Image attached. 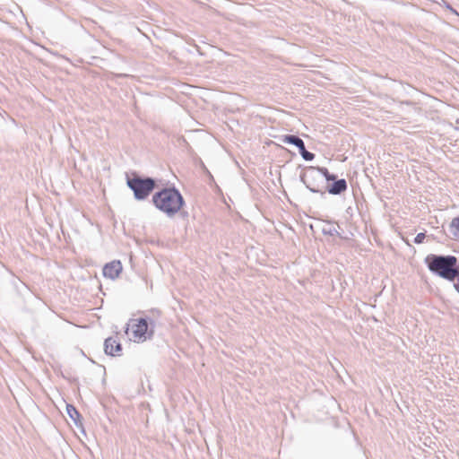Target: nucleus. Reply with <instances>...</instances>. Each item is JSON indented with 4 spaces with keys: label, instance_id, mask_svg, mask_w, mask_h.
<instances>
[{
    "label": "nucleus",
    "instance_id": "1",
    "mask_svg": "<svg viewBox=\"0 0 459 459\" xmlns=\"http://www.w3.org/2000/svg\"><path fill=\"white\" fill-rule=\"evenodd\" d=\"M426 264L430 272L447 281H455L458 275L457 258L454 255H430L427 256Z\"/></svg>",
    "mask_w": 459,
    "mask_h": 459
},
{
    "label": "nucleus",
    "instance_id": "2",
    "mask_svg": "<svg viewBox=\"0 0 459 459\" xmlns=\"http://www.w3.org/2000/svg\"><path fill=\"white\" fill-rule=\"evenodd\" d=\"M154 205L163 212L173 215L183 206L182 195L175 189H163L152 196Z\"/></svg>",
    "mask_w": 459,
    "mask_h": 459
},
{
    "label": "nucleus",
    "instance_id": "3",
    "mask_svg": "<svg viewBox=\"0 0 459 459\" xmlns=\"http://www.w3.org/2000/svg\"><path fill=\"white\" fill-rule=\"evenodd\" d=\"M126 333L134 342H145L152 335L147 321L143 317H132L127 323Z\"/></svg>",
    "mask_w": 459,
    "mask_h": 459
},
{
    "label": "nucleus",
    "instance_id": "4",
    "mask_svg": "<svg viewBox=\"0 0 459 459\" xmlns=\"http://www.w3.org/2000/svg\"><path fill=\"white\" fill-rule=\"evenodd\" d=\"M128 186L134 191L136 199L146 198L154 189L155 182L152 178H142L134 174L127 178Z\"/></svg>",
    "mask_w": 459,
    "mask_h": 459
},
{
    "label": "nucleus",
    "instance_id": "5",
    "mask_svg": "<svg viewBox=\"0 0 459 459\" xmlns=\"http://www.w3.org/2000/svg\"><path fill=\"white\" fill-rule=\"evenodd\" d=\"M105 352L111 356H120L122 354V345L117 334L110 336L104 342Z\"/></svg>",
    "mask_w": 459,
    "mask_h": 459
},
{
    "label": "nucleus",
    "instance_id": "6",
    "mask_svg": "<svg viewBox=\"0 0 459 459\" xmlns=\"http://www.w3.org/2000/svg\"><path fill=\"white\" fill-rule=\"evenodd\" d=\"M123 269L122 264L118 260H114L110 263H108L103 267V275L106 278H109L114 280L119 276Z\"/></svg>",
    "mask_w": 459,
    "mask_h": 459
},
{
    "label": "nucleus",
    "instance_id": "7",
    "mask_svg": "<svg viewBox=\"0 0 459 459\" xmlns=\"http://www.w3.org/2000/svg\"><path fill=\"white\" fill-rule=\"evenodd\" d=\"M282 142L285 143L294 144L295 146H297L299 148V152L301 151H304V149H305L304 142L300 138H299L295 135H284L282 137Z\"/></svg>",
    "mask_w": 459,
    "mask_h": 459
},
{
    "label": "nucleus",
    "instance_id": "8",
    "mask_svg": "<svg viewBox=\"0 0 459 459\" xmlns=\"http://www.w3.org/2000/svg\"><path fill=\"white\" fill-rule=\"evenodd\" d=\"M347 189V184L344 179H339L333 183L330 187L329 193L333 195H338L344 192Z\"/></svg>",
    "mask_w": 459,
    "mask_h": 459
},
{
    "label": "nucleus",
    "instance_id": "9",
    "mask_svg": "<svg viewBox=\"0 0 459 459\" xmlns=\"http://www.w3.org/2000/svg\"><path fill=\"white\" fill-rule=\"evenodd\" d=\"M450 227L453 230V234L459 238V217H455L452 220Z\"/></svg>",
    "mask_w": 459,
    "mask_h": 459
},
{
    "label": "nucleus",
    "instance_id": "10",
    "mask_svg": "<svg viewBox=\"0 0 459 459\" xmlns=\"http://www.w3.org/2000/svg\"><path fill=\"white\" fill-rule=\"evenodd\" d=\"M66 411L72 420H74V421H76L78 420L79 412L76 411V409L73 405L68 404L66 406Z\"/></svg>",
    "mask_w": 459,
    "mask_h": 459
},
{
    "label": "nucleus",
    "instance_id": "11",
    "mask_svg": "<svg viewBox=\"0 0 459 459\" xmlns=\"http://www.w3.org/2000/svg\"><path fill=\"white\" fill-rule=\"evenodd\" d=\"M300 154L306 160H312L315 158V155L312 152H307L306 148L304 149V151L300 152Z\"/></svg>",
    "mask_w": 459,
    "mask_h": 459
},
{
    "label": "nucleus",
    "instance_id": "12",
    "mask_svg": "<svg viewBox=\"0 0 459 459\" xmlns=\"http://www.w3.org/2000/svg\"><path fill=\"white\" fill-rule=\"evenodd\" d=\"M425 238V234L424 233H419L416 238H415V242L420 244V243H422L423 240Z\"/></svg>",
    "mask_w": 459,
    "mask_h": 459
},
{
    "label": "nucleus",
    "instance_id": "13",
    "mask_svg": "<svg viewBox=\"0 0 459 459\" xmlns=\"http://www.w3.org/2000/svg\"><path fill=\"white\" fill-rule=\"evenodd\" d=\"M324 175L325 176L327 180H334L335 177L333 175H329L328 170L326 169H322Z\"/></svg>",
    "mask_w": 459,
    "mask_h": 459
},
{
    "label": "nucleus",
    "instance_id": "14",
    "mask_svg": "<svg viewBox=\"0 0 459 459\" xmlns=\"http://www.w3.org/2000/svg\"><path fill=\"white\" fill-rule=\"evenodd\" d=\"M324 175L325 176L327 180H334L335 177L333 175H329L328 170L326 169H322Z\"/></svg>",
    "mask_w": 459,
    "mask_h": 459
},
{
    "label": "nucleus",
    "instance_id": "15",
    "mask_svg": "<svg viewBox=\"0 0 459 459\" xmlns=\"http://www.w3.org/2000/svg\"><path fill=\"white\" fill-rule=\"evenodd\" d=\"M324 175L325 176L327 180H334L335 177L333 175H329L328 170L326 169H322Z\"/></svg>",
    "mask_w": 459,
    "mask_h": 459
},
{
    "label": "nucleus",
    "instance_id": "16",
    "mask_svg": "<svg viewBox=\"0 0 459 459\" xmlns=\"http://www.w3.org/2000/svg\"><path fill=\"white\" fill-rule=\"evenodd\" d=\"M456 282L455 283V287L457 290H459V269H458V275L456 276Z\"/></svg>",
    "mask_w": 459,
    "mask_h": 459
}]
</instances>
